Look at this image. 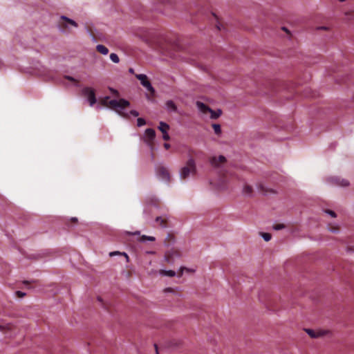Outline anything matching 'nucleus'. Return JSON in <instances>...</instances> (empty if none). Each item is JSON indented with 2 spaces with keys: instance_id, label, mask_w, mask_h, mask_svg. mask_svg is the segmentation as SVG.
<instances>
[{
  "instance_id": "obj_21",
  "label": "nucleus",
  "mask_w": 354,
  "mask_h": 354,
  "mask_svg": "<svg viewBox=\"0 0 354 354\" xmlns=\"http://www.w3.org/2000/svg\"><path fill=\"white\" fill-rule=\"evenodd\" d=\"M209 113L211 114L210 118L212 119H216L221 115V111L218 110L217 112H216V111H213L212 109H211V111H209Z\"/></svg>"
},
{
  "instance_id": "obj_42",
  "label": "nucleus",
  "mask_w": 354,
  "mask_h": 354,
  "mask_svg": "<svg viewBox=\"0 0 354 354\" xmlns=\"http://www.w3.org/2000/svg\"><path fill=\"white\" fill-rule=\"evenodd\" d=\"M155 348H156V354H158V348H157V346L155 344Z\"/></svg>"
},
{
  "instance_id": "obj_2",
  "label": "nucleus",
  "mask_w": 354,
  "mask_h": 354,
  "mask_svg": "<svg viewBox=\"0 0 354 354\" xmlns=\"http://www.w3.org/2000/svg\"><path fill=\"white\" fill-rule=\"evenodd\" d=\"M196 174V167L195 160L192 157H190L180 172V178L185 180L190 175L194 176Z\"/></svg>"
},
{
  "instance_id": "obj_9",
  "label": "nucleus",
  "mask_w": 354,
  "mask_h": 354,
  "mask_svg": "<svg viewBox=\"0 0 354 354\" xmlns=\"http://www.w3.org/2000/svg\"><path fill=\"white\" fill-rule=\"evenodd\" d=\"M306 332L309 335V336L310 337H313V338H317L319 337H323V336L326 335L328 333L327 330H315L313 329H306Z\"/></svg>"
},
{
  "instance_id": "obj_31",
  "label": "nucleus",
  "mask_w": 354,
  "mask_h": 354,
  "mask_svg": "<svg viewBox=\"0 0 354 354\" xmlns=\"http://www.w3.org/2000/svg\"><path fill=\"white\" fill-rule=\"evenodd\" d=\"M284 227L285 226L283 224H277L274 226V229L276 230H279L284 228Z\"/></svg>"
},
{
  "instance_id": "obj_16",
  "label": "nucleus",
  "mask_w": 354,
  "mask_h": 354,
  "mask_svg": "<svg viewBox=\"0 0 354 354\" xmlns=\"http://www.w3.org/2000/svg\"><path fill=\"white\" fill-rule=\"evenodd\" d=\"M158 129L162 133H165L169 129V126L164 122H160L158 126Z\"/></svg>"
},
{
  "instance_id": "obj_20",
  "label": "nucleus",
  "mask_w": 354,
  "mask_h": 354,
  "mask_svg": "<svg viewBox=\"0 0 354 354\" xmlns=\"http://www.w3.org/2000/svg\"><path fill=\"white\" fill-rule=\"evenodd\" d=\"M110 97L109 96H106L102 99L100 100V104L102 106L108 107L109 106V102Z\"/></svg>"
},
{
  "instance_id": "obj_4",
  "label": "nucleus",
  "mask_w": 354,
  "mask_h": 354,
  "mask_svg": "<svg viewBox=\"0 0 354 354\" xmlns=\"http://www.w3.org/2000/svg\"><path fill=\"white\" fill-rule=\"evenodd\" d=\"M136 78L140 81L141 84L147 88L148 91L151 93L154 94L155 90L151 86L150 82L149 81L147 76L144 74H139L136 75Z\"/></svg>"
},
{
  "instance_id": "obj_1",
  "label": "nucleus",
  "mask_w": 354,
  "mask_h": 354,
  "mask_svg": "<svg viewBox=\"0 0 354 354\" xmlns=\"http://www.w3.org/2000/svg\"><path fill=\"white\" fill-rule=\"evenodd\" d=\"M129 105V102L124 99H120L119 100L109 99L108 108L115 110L123 118H128V113L123 112L122 110L128 107Z\"/></svg>"
},
{
  "instance_id": "obj_11",
  "label": "nucleus",
  "mask_w": 354,
  "mask_h": 354,
  "mask_svg": "<svg viewBox=\"0 0 354 354\" xmlns=\"http://www.w3.org/2000/svg\"><path fill=\"white\" fill-rule=\"evenodd\" d=\"M198 109L203 113H209L211 109L203 102H197L196 103Z\"/></svg>"
},
{
  "instance_id": "obj_6",
  "label": "nucleus",
  "mask_w": 354,
  "mask_h": 354,
  "mask_svg": "<svg viewBox=\"0 0 354 354\" xmlns=\"http://www.w3.org/2000/svg\"><path fill=\"white\" fill-rule=\"evenodd\" d=\"M156 174L162 180L169 182L170 180V175L167 168L163 166H158L156 168Z\"/></svg>"
},
{
  "instance_id": "obj_19",
  "label": "nucleus",
  "mask_w": 354,
  "mask_h": 354,
  "mask_svg": "<svg viewBox=\"0 0 354 354\" xmlns=\"http://www.w3.org/2000/svg\"><path fill=\"white\" fill-rule=\"evenodd\" d=\"M166 105H167V107L168 108V109H169L172 111H174V112L177 111V106L173 101H171V100L167 101L166 103Z\"/></svg>"
},
{
  "instance_id": "obj_49",
  "label": "nucleus",
  "mask_w": 354,
  "mask_h": 354,
  "mask_svg": "<svg viewBox=\"0 0 354 354\" xmlns=\"http://www.w3.org/2000/svg\"><path fill=\"white\" fill-rule=\"evenodd\" d=\"M339 1H341V2H343V1H344L345 0H339Z\"/></svg>"
},
{
  "instance_id": "obj_44",
  "label": "nucleus",
  "mask_w": 354,
  "mask_h": 354,
  "mask_svg": "<svg viewBox=\"0 0 354 354\" xmlns=\"http://www.w3.org/2000/svg\"><path fill=\"white\" fill-rule=\"evenodd\" d=\"M98 300H99L100 302H102V299H101L100 297H98Z\"/></svg>"
},
{
  "instance_id": "obj_47",
  "label": "nucleus",
  "mask_w": 354,
  "mask_h": 354,
  "mask_svg": "<svg viewBox=\"0 0 354 354\" xmlns=\"http://www.w3.org/2000/svg\"><path fill=\"white\" fill-rule=\"evenodd\" d=\"M183 274V271L181 270L180 273L179 274V276L180 277Z\"/></svg>"
},
{
  "instance_id": "obj_12",
  "label": "nucleus",
  "mask_w": 354,
  "mask_h": 354,
  "mask_svg": "<svg viewBox=\"0 0 354 354\" xmlns=\"http://www.w3.org/2000/svg\"><path fill=\"white\" fill-rule=\"evenodd\" d=\"M334 180L335 181L336 185H339L341 187H346L349 185V182L346 179L335 178Z\"/></svg>"
},
{
  "instance_id": "obj_25",
  "label": "nucleus",
  "mask_w": 354,
  "mask_h": 354,
  "mask_svg": "<svg viewBox=\"0 0 354 354\" xmlns=\"http://www.w3.org/2000/svg\"><path fill=\"white\" fill-rule=\"evenodd\" d=\"M261 236L263 238V239L266 241H270L271 239V237H272L270 234L266 233V232H261Z\"/></svg>"
},
{
  "instance_id": "obj_5",
  "label": "nucleus",
  "mask_w": 354,
  "mask_h": 354,
  "mask_svg": "<svg viewBox=\"0 0 354 354\" xmlns=\"http://www.w3.org/2000/svg\"><path fill=\"white\" fill-rule=\"evenodd\" d=\"M181 256V252L176 248H171L170 250L165 253V260L168 263H171L175 258H178Z\"/></svg>"
},
{
  "instance_id": "obj_13",
  "label": "nucleus",
  "mask_w": 354,
  "mask_h": 354,
  "mask_svg": "<svg viewBox=\"0 0 354 354\" xmlns=\"http://www.w3.org/2000/svg\"><path fill=\"white\" fill-rule=\"evenodd\" d=\"M96 50L98 53L102 55H107L109 53V49L104 45L98 44L96 46Z\"/></svg>"
},
{
  "instance_id": "obj_33",
  "label": "nucleus",
  "mask_w": 354,
  "mask_h": 354,
  "mask_svg": "<svg viewBox=\"0 0 354 354\" xmlns=\"http://www.w3.org/2000/svg\"><path fill=\"white\" fill-rule=\"evenodd\" d=\"M162 138H163L165 140H167H167H169L170 139V137H169V134H168L167 131V132H165V133H162Z\"/></svg>"
},
{
  "instance_id": "obj_17",
  "label": "nucleus",
  "mask_w": 354,
  "mask_h": 354,
  "mask_svg": "<svg viewBox=\"0 0 354 354\" xmlns=\"http://www.w3.org/2000/svg\"><path fill=\"white\" fill-rule=\"evenodd\" d=\"M160 274L163 276H167V277H174L176 275V272L174 270H160Z\"/></svg>"
},
{
  "instance_id": "obj_10",
  "label": "nucleus",
  "mask_w": 354,
  "mask_h": 354,
  "mask_svg": "<svg viewBox=\"0 0 354 354\" xmlns=\"http://www.w3.org/2000/svg\"><path fill=\"white\" fill-rule=\"evenodd\" d=\"M228 179L225 174L221 175L219 178V182L218 183V187L220 189H225L227 188Z\"/></svg>"
},
{
  "instance_id": "obj_14",
  "label": "nucleus",
  "mask_w": 354,
  "mask_h": 354,
  "mask_svg": "<svg viewBox=\"0 0 354 354\" xmlns=\"http://www.w3.org/2000/svg\"><path fill=\"white\" fill-rule=\"evenodd\" d=\"M253 192V189L252 186L245 184L243 188V193L245 195L251 196Z\"/></svg>"
},
{
  "instance_id": "obj_35",
  "label": "nucleus",
  "mask_w": 354,
  "mask_h": 354,
  "mask_svg": "<svg viewBox=\"0 0 354 354\" xmlns=\"http://www.w3.org/2000/svg\"><path fill=\"white\" fill-rule=\"evenodd\" d=\"M65 78L71 81V82H76L77 81L72 77L71 76H65Z\"/></svg>"
},
{
  "instance_id": "obj_3",
  "label": "nucleus",
  "mask_w": 354,
  "mask_h": 354,
  "mask_svg": "<svg viewBox=\"0 0 354 354\" xmlns=\"http://www.w3.org/2000/svg\"><path fill=\"white\" fill-rule=\"evenodd\" d=\"M82 94L87 97L90 106H93L96 103V97L95 90L91 87H84L82 91Z\"/></svg>"
},
{
  "instance_id": "obj_40",
  "label": "nucleus",
  "mask_w": 354,
  "mask_h": 354,
  "mask_svg": "<svg viewBox=\"0 0 354 354\" xmlns=\"http://www.w3.org/2000/svg\"><path fill=\"white\" fill-rule=\"evenodd\" d=\"M71 222H73V223H77V218H75V217H73V218H72L71 219Z\"/></svg>"
},
{
  "instance_id": "obj_43",
  "label": "nucleus",
  "mask_w": 354,
  "mask_h": 354,
  "mask_svg": "<svg viewBox=\"0 0 354 354\" xmlns=\"http://www.w3.org/2000/svg\"><path fill=\"white\" fill-rule=\"evenodd\" d=\"M129 72H130V73H133V70L132 68H130V69H129Z\"/></svg>"
},
{
  "instance_id": "obj_29",
  "label": "nucleus",
  "mask_w": 354,
  "mask_h": 354,
  "mask_svg": "<svg viewBox=\"0 0 354 354\" xmlns=\"http://www.w3.org/2000/svg\"><path fill=\"white\" fill-rule=\"evenodd\" d=\"M338 230H339V227L337 226H333V225L329 226V230L332 232H336L338 231Z\"/></svg>"
},
{
  "instance_id": "obj_36",
  "label": "nucleus",
  "mask_w": 354,
  "mask_h": 354,
  "mask_svg": "<svg viewBox=\"0 0 354 354\" xmlns=\"http://www.w3.org/2000/svg\"><path fill=\"white\" fill-rule=\"evenodd\" d=\"M353 12L352 11H350V12H347L345 13V15L346 16H348V19H351V17L353 16Z\"/></svg>"
},
{
  "instance_id": "obj_37",
  "label": "nucleus",
  "mask_w": 354,
  "mask_h": 354,
  "mask_svg": "<svg viewBox=\"0 0 354 354\" xmlns=\"http://www.w3.org/2000/svg\"><path fill=\"white\" fill-rule=\"evenodd\" d=\"M216 26L218 30H221L223 26L220 24V22L218 21Z\"/></svg>"
},
{
  "instance_id": "obj_27",
  "label": "nucleus",
  "mask_w": 354,
  "mask_h": 354,
  "mask_svg": "<svg viewBox=\"0 0 354 354\" xmlns=\"http://www.w3.org/2000/svg\"><path fill=\"white\" fill-rule=\"evenodd\" d=\"M145 124H146V122H145V119L141 118H138L137 125L138 127H142V126L145 125Z\"/></svg>"
},
{
  "instance_id": "obj_45",
  "label": "nucleus",
  "mask_w": 354,
  "mask_h": 354,
  "mask_svg": "<svg viewBox=\"0 0 354 354\" xmlns=\"http://www.w3.org/2000/svg\"><path fill=\"white\" fill-rule=\"evenodd\" d=\"M283 30L288 32L287 29L286 28H283Z\"/></svg>"
},
{
  "instance_id": "obj_28",
  "label": "nucleus",
  "mask_w": 354,
  "mask_h": 354,
  "mask_svg": "<svg viewBox=\"0 0 354 354\" xmlns=\"http://www.w3.org/2000/svg\"><path fill=\"white\" fill-rule=\"evenodd\" d=\"M109 90L111 91V93L115 97H118L119 96V92L114 89V88H109Z\"/></svg>"
},
{
  "instance_id": "obj_30",
  "label": "nucleus",
  "mask_w": 354,
  "mask_h": 354,
  "mask_svg": "<svg viewBox=\"0 0 354 354\" xmlns=\"http://www.w3.org/2000/svg\"><path fill=\"white\" fill-rule=\"evenodd\" d=\"M129 114L132 115L134 117H137V116L139 115V113L137 111H136V110H131L129 112V113H128L129 115ZM129 118V116L127 118Z\"/></svg>"
},
{
  "instance_id": "obj_7",
  "label": "nucleus",
  "mask_w": 354,
  "mask_h": 354,
  "mask_svg": "<svg viewBox=\"0 0 354 354\" xmlns=\"http://www.w3.org/2000/svg\"><path fill=\"white\" fill-rule=\"evenodd\" d=\"M226 162V158L223 156L218 157L213 156L209 158V163L214 167L218 168Z\"/></svg>"
},
{
  "instance_id": "obj_39",
  "label": "nucleus",
  "mask_w": 354,
  "mask_h": 354,
  "mask_svg": "<svg viewBox=\"0 0 354 354\" xmlns=\"http://www.w3.org/2000/svg\"><path fill=\"white\" fill-rule=\"evenodd\" d=\"M143 40H144L146 43H147V44H150V42H151V41H150L148 38H147V37H145L143 38Z\"/></svg>"
},
{
  "instance_id": "obj_8",
  "label": "nucleus",
  "mask_w": 354,
  "mask_h": 354,
  "mask_svg": "<svg viewBox=\"0 0 354 354\" xmlns=\"http://www.w3.org/2000/svg\"><path fill=\"white\" fill-rule=\"evenodd\" d=\"M145 142L151 147H153V140L156 137V132L153 129H147L145 131Z\"/></svg>"
},
{
  "instance_id": "obj_26",
  "label": "nucleus",
  "mask_w": 354,
  "mask_h": 354,
  "mask_svg": "<svg viewBox=\"0 0 354 354\" xmlns=\"http://www.w3.org/2000/svg\"><path fill=\"white\" fill-rule=\"evenodd\" d=\"M110 256L111 257H113L114 255H116V254H120V255H124L127 260L128 261L129 260V256L126 254V253H122V252H110Z\"/></svg>"
},
{
  "instance_id": "obj_24",
  "label": "nucleus",
  "mask_w": 354,
  "mask_h": 354,
  "mask_svg": "<svg viewBox=\"0 0 354 354\" xmlns=\"http://www.w3.org/2000/svg\"><path fill=\"white\" fill-rule=\"evenodd\" d=\"M110 59L114 63H118L120 62L119 57L115 53H111Z\"/></svg>"
},
{
  "instance_id": "obj_38",
  "label": "nucleus",
  "mask_w": 354,
  "mask_h": 354,
  "mask_svg": "<svg viewBox=\"0 0 354 354\" xmlns=\"http://www.w3.org/2000/svg\"><path fill=\"white\" fill-rule=\"evenodd\" d=\"M164 147L166 149H169L170 148V145L169 143H165L164 144Z\"/></svg>"
},
{
  "instance_id": "obj_18",
  "label": "nucleus",
  "mask_w": 354,
  "mask_h": 354,
  "mask_svg": "<svg viewBox=\"0 0 354 354\" xmlns=\"http://www.w3.org/2000/svg\"><path fill=\"white\" fill-rule=\"evenodd\" d=\"M156 221L162 227H167V219L161 216H158L156 218Z\"/></svg>"
},
{
  "instance_id": "obj_32",
  "label": "nucleus",
  "mask_w": 354,
  "mask_h": 354,
  "mask_svg": "<svg viewBox=\"0 0 354 354\" xmlns=\"http://www.w3.org/2000/svg\"><path fill=\"white\" fill-rule=\"evenodd\" d=\"M15 294L19 298H22L26 295L25 292L19 291V290L17 291Z\"/></svg>"
},
{
  "instance_id": "obj_22",
  "label": "nucleus",
  "mask_w": 354,
  "mask_h": 354,
  "mask_svg": "<svg viewBox=\"0 0 354 354\" xmlns=\"http://www.w3.org/2000/svg\"><path fill=\"white\" fill-rule=\"evenodd\" d=\"M212 128L214 131V133L216 134V135H220L221 133V125L218 124H212Z\"/></svg>"
},
{
  "instance_id": "obj_48",
  "label": "nucleus",
  "mask_w": 354,
  "mask_h": 354,
  "mask_svg": "<svg viewBox=\"0 0 354 354\" xmlns=\"http://www.w3.org/2000/svg\"><path fill=\"white\" fill-rule=\"evenodd\" d=\"M214 17H215L216 19H217V17L216 15H215L214 14H213Z\"/></svg>"
},
{
  "instance_id": "obj_23",
  "label": "nucleus",
  "mask_w": 354,
  "mask_h": 354,
  "mask_svg": "<svg viewBox=\"0 0 354 354\" xmlns=\"http://www.w3.org/2000/svg\"><path fill=\"white\" fill-rule=\"evenodd\" d=\"M140 240L141 241H154L156 240L155 237L154 236H146V235H142Z\"/></svg>"
},
{
  "instance_id": "obj_34",
  "label": "nucleus",
  "mask_w": 354,
  "mask_h": 354,
  "mask_svg": "<svg viewBox=\"0 0 354 354\" xmlns=\"http://www.w3.org/2000/svg\"><path fill=\"white\" fill-rule=\"evenodd\" d=\"M326 213H328V214H330L332 217H336V214L335 212L332 211V210H330V209H327L326 211Z\"/></svg>"
},
{
  "instance_id": "obj_46",
  "label": "nucleus",
  "mask_w": 354,
  "mask_h": 354,
  "mask_svg": "<svg viewBox=\"0 0 354 354\" xmlns=\"http://www.w3.org/2000/svg\"><path fill=\"white\" fill-rule=\"evenodd\" d=\"M259 188H260V189L263 190V187H261V185H259Z\"/></svg>"
},
{
  "instance_id": "obj_15",
  "label": "nucleus",
  "mask_w": 354,
  "mask_h": 354,
  "mask_svg": "<svg viewBox=\"0 0 354 354\" xmlns=\"http://www.w3.org/2000/svg\"><path fill=\"white\" fill-rule=\"evenodd\" d=\"M62 19L64 21V22L62 24L63 26H65V27L66 26L65 22L68 23V24H71V25H72V26H73L75 27L77 26V23L75 21H73V20H72L71 19H68V18L63 16V17H62Z\"/></svg>"
},
{
  "instance_id": "obj_41",
  "label": "nucleus",
  "mask_w": 354,
  "mask_h": 354,
  "mask_svg": "<svg viewBox=\"0 0 354 354\" xmlns=\"http://www.w3.org/2000/svg\"><path fill=\"white\" fill-rule=\"evenodd\" d=\"M173 289L171 288H167L165 289V292H172Z\"/></svg>"
}]
</instances>
